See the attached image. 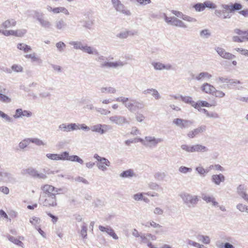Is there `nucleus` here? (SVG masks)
<instances>
[{"mask_svg": "<svg viewBox=\"0 0 248 248\" xmlns=\"http://www.w3.org/2000/svg\"><path fill=\"white\" fill-rule=\"evenodd\" d=\"M183 201L188 207H194L197 204L199 199L196 195H192L189 193H183L180 195Z\"/></svg>", "mask_w": 248, "mask_h": 248, "instance_id": "obj_1", "label": "nucleus"}, {"mask_svg": "<svg viewBox=\"0 0 248 248\" xmlns=\"http://www.w3.org/2000/svg\"><path fill=\"white\" fill-rule=\"evenodd\" d=\"M107 58L103 56H99L96 59V61L100 63L101 68H116L118 66H123L124 63L121 62H108L106 60Z\"/></svg>", "mask_w": 248, "mask_h": 248, "instance_id": "obj_2", "label": "nucleus"}, {"mask_svg": "<svg viewBox=\"0 0 248 248\" xmlns=\"http://www.w3.org/2000/svg\"><path fill=\"white\" fill-rule=\"evenodd\" d=\"M22 175H29L33 178H38L45 179L47 178L46 174L39 172L36 169L30 167L26 169H23L21 171Z\"/></svg>", "mask_w": 248, "mask_h": 248, "instance_id": "obj_3", "label": "nucleus"}, {"mask_svg": "<svg viewBox=\"0 0 248 248\" xmlns=\"http://www.w3.org/2000/svg\"><path fill=\"white\" fill-rule=\"evenodd\" d=\"M40 204L46 207H55L57 205V202L56 195L40 197L39 200Z\"/></svg>", "mask_w": 248, "mask_h": 248, "instance_id": "obj_4", "label": "nucleus"}, {"mask_svg": "<svg viewBox=\"0 0 248 248\" xmlns=\"http://www.w3.org/2000/svg\"><path fill=\"white\" fill-rule=\"evenodd\" d=\"M194 123L193 120L181 118H175L172 121V124L181 130L188 128L193 124Z\"/></svg>", "mask_w": 248, "mask_h": 248, "instance_id": "obj_5", "label": "nucleus"}, {"mask_svg": "<svg viewBox=\"0 0 248 248\" xmlns=\"http://www.w3.org/2000/svg\"><path fill=\"white\" fill-rule=\"evenodd\" d=\"M221 7L223 8L221 10L222 14H225L230 11L231 13H234L235 11H239L242 8V5L239 3L235 2L234 3H231L230 4H222Z\"/></svg>", "mask_w": 248, "mask_h": 248, "instance_id": "obj_6", "label": "nucleus"}, {"mask_svg": "<svg viewBox=\"0 0 248 248\" xmlns=\"http://www.w3.org/2000/svg\"><path fill=\"white\" fill-rule=\"evenodd\" d=\"M16 182V179L12 173L6 171H0V182L13 184Z\"/></svg>", "mask_w": 248, "mask_h": 248, "instance_id": "obj_7", "label": "nucleus"}, {"mask_svg": "<svg viewBox=\"0 0 248 248\" xmlns=\"http://www.w3.org/2000/svg\"><path fill=\"white\" fill-rule=\"evenodd\" d=\"M132 102L125 104V107L131 112H134L137 109H142L144 107L142 102H139L135 99H132Z\"/></svg>", "mask_w": 248, "mask_h": 248, "instance_id": "obj_8", "label": "nucleus"}, {"mask_svg": "<svg viewBox=\"0 0 248 248\" xmlns=\"http://www.w3.org/2000/svg\"><path fill=\"white\" fill-rule=\"evenodd\" d=\"M111 129V126L108 124H97L91 126V130L93 132L103 135Z\"/></svg>", "mask_w": 248, "mask_h": 248, "instance_id": "obj_9", "label": "nucleus"}, {"mask_svg": "<svg viewBox=\"0 0 248 248\" xmlns=\"http://www.w3.org/2000/svg\"><path fill=\"white\" fill-rule=\"evenodd\" d=\"M109 120L113 124L120 126H123L124 124H129L130 122L126 117L121 115H114L109 117Z\"/></svg>", "mask_w": 248, "mask_h": 248, "instance_id": "obj_10", "label": "nucleus"}, {"mask_svg": "<svg viewBox=\"0 0 248 248\" xmlns=\"http://www.w3.org/2000/svg\"><path fill=\"white\" fill-rule=\"evenodd\" d=\"M146 140L145 146L150 148L156 147L158 143L163 141V139L161 138H155L152 136H146L145 137Z\"/></svg>", "mask_w": 248, "mask_h": 248, "instance_id": "obj_11", "label": "nucleus"}, {"mask_svg": "<svg viewBox=\"0 0 248 248\" xmlns=\"http://www.w3.org/2000/svg\"><path fill=\"white\" fill-rule=\"evenodd\" d=\"M206 125H201L197 128L189 131L187 134V136L189 139H193L203 133L206 131Z\"/></svg>", "mask_w": 248, "mask_h": 248, "instance_id": "obj_12", "label": "nucleus"}, {"mask_svg": "<svg viewBox=\"0 0 248 248\" xmlns=\"http://www.w3.org/2000/svg\"><path fill=\"white\" fill-rule=\"evenodd\" d=\"M79 128L78 125L76 123H71L66 124H62L58 127V130L62 132H69L71 131L78 129Z\"/></svg>", "mask_w": 248, "mask_h": 248, "instance_id": "obj_13", "label": "nucleus"}, {"mask_svg": "<svg viewBox=\"0 0 248 248\" xmlns=\"http://www.w3.org/2000/svg\"><path fill=\"white\" fill-rule=\"evenodd\" d=\"M41 189L42 192L41 193L40 197H45L50 195H55L56 193H54L55 191V187L49 185H45L41 186Z\"/></svg>", "mask_w": 248, "mask_h": 248, "instance_id": "obj_14", "label": "nucleus"}, {"mask_svg": "<svg viewBox=\"0 0 248 248\" xmlns=\"http://www.w3.org/2000/svg\"><path fill=\"white\" fill-rule=\"evenodd\" d=\"M215 49L217 54L223 59L232 60L234 59L236 57L234 55L226 52L225 50L222 47L218 46L216 47Z\"/></svg>", "mask_w": 248, "mask_h": 248, "instance_id": "obj_15", "label": "nucleus"}, {"mask_svg": "<svg viewBox=\"0 0 248 248\" xmlns=\"http://www.w3.org/2000/svg\"><path fill=\"white\" fill-rule=\"evenodd\" d=\"M98 228L100 231L102 232H106L109 235L111 236L114 239H118V236L116 234L113 229H112L110 226H107L106 227H104L101 225H99Z\"/></svg>", "mask_w": 248, "mask_h": 248, "instance_id": "obj_16", "label": "nucleus"}, {"mask_svg": "<svg viewBox=\"0 0 248 248\" xmlns=\"http://www.w3.org/2000/svg\"><path fill=\"white\" fill-rule=\"evenodd\" d=\"M237 194L248 202V195L246 193V188L244 185H240L237 188Z\"/></svg>", "mask_w": 248, "mask_h": 248, "instance_id": "obj_17", "label": "nucleus"}, {"mask_svg": "<svg viewBox=\"0 0 248 248\" xmlns=\"http://www.w3.org/2000/svg\"><path fill=\"white\" fill-rule=\"evenodd\" d=\"M96 165L99 170L106 171L107 170V167L110 166V162L108 159L104 157L101 161L96 163Z\"/></svg>", "mask_w": 248, "mask_h": 248, "instance_id": "obj_18", "label": "nucleus"}, {"mask_svg": "<svg viewBox=\"0 0 248 248\" xmlns=\"http://www.w3.org/2000/svg\"><path fill=\"white\" fill-rule=\"evenodd\" d=\"M225 176L221 173L219 174H214L211 177V181L216 185H219L221 182L225 181Z\"/></svg>", "mask_w": 248, "mask_h": 248, "instance_id": "obj_19", "label": "nucleus"}, {"mask_svg": "<svg viewBox=\"0 0 248 248\" xmlns=\"http://www.w3.org/2000/svg\"><path fill=\"white\" fill-rule=\"evenodd\" d=\"M201 90L206 93L212 95L213 93L215 92V88L213 85L205 83L202 86Z\"/></svg>", "mask_w": 248, "mask_h": 248, "instance_id": "obj_20", "label": "nucleus"}, {"mask_svg": "<svg viewBox=\"0 0 248 248\" xmlns=\"http://www.w3.org/2000/svg\"><path fill=\"white\" fill-rule=\"evenodd\" d=\"M114 8L117 11L121 12L126 16H130L131 15L130 11L125 9L124 5L122 4L121 2H120L118 4L116 5Z\"/></svg>", "mask_w": 248, "mask_h": 248, "instance_id": "obj_21", "label": "nucleus"}, {"mask_svg": "<svg viewBox=\"0 0 248 248\" xmlns=\"http://www.w3.org/2000/svg\"><path fill=\"white\" fill-rule=\"evenodd\" d=\"M202 198L207 203L212 202L213 206H218V202L216 201L215 198L213 196H210L206 194H202Z\"/></svg>", "mask_w": 248, "mask_h": 248, "instance_id": "obj_22", "label": "nucleus"}, {"mask_svg": "<svg viewBox=\"0 0 248 248\" xmlns=\"http://www.w3.org/2000/svg\"><path fill=\"white\" fill-rule=\"evenodd\" d=\"M181 100L186 103L191 105L193 107L196 108V107L199 106L198 105V103L197 102H195L194 101L192 100V98L190 96H184L182 95H180V96Z\"/></svg>", "mask_w": 248, "mask_h": 248, "instance_id": "obj_23", "label": "nucleus"}, {"mask_svg": "<svg viewBox=\"0 0 248 248\" xmlns=\"http://www.w3.org/2000/svg\"><path fill=\"white\" fill-rule=\"evenodd\" d=\"M82 51L89 54H93L97 56L99 55V52L96 49L92 46H88L86 44L84 45Z\"/></svg>", "mask_w": 248, "mask_h": 248, "instance_id": "obj_24", "label": "nucleus"}, {"mask_svg": "<svg viewBox=\"0 0 248 248\" xmlns=\"http://www.w3.org/2000/svg\"><path fill=\"white\" fill-rule=\"evenodd\" d=\"M144 94H151L155 99H158L160 98V95L158 93V91L155 89H148L143 91Z\"/></svg>", "mask_w": 248, "mask_h": 248, "instance_id": "obj_25", "label": "nucleus"}, {"mask_svg": "<svg viewBox=\"0 0 248 248\" xmlns=\"http://www.w3.org/2000/svg\"><path fill=\"white\" fill-rule=\"evenodd\" d=\"M171 25L180 28H186L187 26L182 20L173 16Z\"/></svg>", "mask_w": 248, "mask_h": 248, "instance_id": "obj_26", "label": "nucleus"}, {"mask_svg": "<svg viewBox=\"0 0 248 248\" xmlns=\"http://www.w3.org/2000/svg\"><path fill=\"white\" fill-rule=\"evenodd\" d=\"M197 239L205 244H209L210 243V238L207 235L198 234L196 236Z\"/></svg>", "mask_w": 248, "mask_h": 248, "instance_id": "obj_27", "label": "nucleus"}, {"mask_svg": "<svg viewBox=\"0 0 248 248\" xmlns=\"http://www.w3.org/2000/svg\"><path fill=\"white\" fill-rule=\"evenodd\" d=\"M16 22L13 19H8L2 23L1 26L4 28H9L11 27L15 26Z\"/></svg>", "mask_w": 248, "mask_h": 248, "instance_id": "obj_28", "label": "nucleus"}, {"mask_svg": "<svg viewBox=\"0 0 248 248\" xmlns=\"http://www.w3.org/2000/svg\"><path fill=\"white\" fill-rule=\"evenodd\" d=\"M55 27L58 30H63L67 27V24L62 19H61L56 21Z\"/></svg>", "mask_w": 248, "mask_h": 248, "instance_id": "obj_29", "label": "nucleus"}, {"mask_svg": "<svg viewBox=\"0 0 248 248\" xmlns=\"http://www.w3.org/2000/svg\"><path fill=\"white\" fill-rule=\"evenodd\" d=\"M30 143V138L25 139L19 143L18 148L16 149V150H23L28 146Z\"/></svg>", "mask_w": 248, "mask_h": 248, "instance_id": "obj_30", "label": "nucleus"}, {"mask_svg": "<svg viewBox=\"0 0 248 248\" xmlns=\"http://www.w3.org/2000/svg\"><path fill=\"white\" fill-rule=\"evenodd\" d=\"M69 44L73 46L76 49H80L83 50L84 45L80 41H71Z\"/></svg>", "mask_w": 248, "mask_h": 248, "instance_id": "obj_31", "label": "nucleus"}, {"mask_svg": "<svg viewBox=\"0 0 248 248\" xmlns=\"http://www.w3.org/2000/svg\"><path fill=\"white\" fill-rule=\"evenodd\" d=\"M212 77V75L206 72H203L200 73L197 76L194 78L197 80H201L204 78H207L208 79Z\"/></svg>", "mask_w": 248, "mask_h": 248, "instance_id": "obj_32", "label": "nucleus"}, {"mask_svg": "<svg viewBox=\"0 0 248 248\" xmlns=\"http://www.w3.org/2000/svg\"><path fill=\"white\" fill-rule=\"evenodd\" d=\"M134 175L135 174L132 169H129L124 171L120 174V176L122 178L131 177Z\"/></svg>", "mask_w": 248, "mask_h": 248, "instance_id": "obj_33", "label": "nucleus"}, {"mask_svg": "<svg viewBox=\"0 0 248 248\" xmlns=\"http://www.w3.org/2000/svg\"><path fill=\"white\" fill-rule=\"evenodd\" d=\"M80 234L83 239H86L87 238V226L85 222L82 223Z\"/></svg>", "mask_w": 248, "mask_h": 248, "instance_id": "obj_34", "label": "nucleus"}, {"mask_svg": "<svg viewBox=\"0 0 248 248\" xmlns=\"http://www.w3.org/2000/svg\"><path fill=\"white\" fill-rule=\"evenodd\" d=\"M17 48L25 52H28L31 50L30 46L23 43H18L17 45Z\"/></svg>", "mask_w": 248, "mask_h": 248, "instance_id": "obj_35", "label": "nucleus"}, {"mask_svg": "<svg viewBox=\"0 0 248 248\" xmlns=\"http://www.w3.org/2000/svg\"><path fill=\"white\" fill-rule=\"evenodd\" d=\"M53 12L54 13H63L66 15H69V12L68 10L63 7H59L54 8L53 9Z\"/></svg>", "mask_w": 248, "mask_h": 248, "instance_id": "obj_36", "label": "nucleus"}, {"mask_svg": "<svg viewBox=\"0 0 248 248\" xmlns=\"http://www.w3.org/2000/svg\"><path fill=\"white\" fill-rule=\"evenodd\" d=\"M100 91L102 93H115L116 92V90L114 88L111 87H102L100 89Z\"/></svg>", "mask_w": 248, "mask_h": 248, "instance_id": "obj_37", "label": "nucleus"}, {"mask_svg": "<svg viewBox=\"0 0 248 248\" xmlns=\"http://www.w3.org/2000/svg\"><path fill=\"white\" fill-rule=\"evenodd\" d=\"M8 239L11 242L14 243V244H16L17 246H20L21 247H23L24 244L23 243L20 241L19 240L16 238L15 237L11 236L10 235H9L7 236Z\"/></svg>", "mask_w": 248, "mask_h": 248, "instance_id": "obj_38", "label": "nucleus"}, {"mask_svg": "<svg viewBox=\"0 0 248 248\" xmlns=\"http://www.w3.org/2000/svg\"><path fill=\"white\" fill-rule=\"evenodd\" d=\"M69 161L72 162H77L80 164H83V160L77 155H70L69 157Z\"/></svg>", "mask_w": 248, "mask_h": 248, "instance_id": "obj_39", "label": "nucleus"}, {"mask_svg": "<svg viewBox=\"0 0 248 248\" xmlns=\"http://www.w3.org/2000/svg\"><path fill=\"white\" fill-rule=\"evenodd\" d=\"M196 146V152H206L209 151V149L205 146L201 144H197Z\"/></svg>", "mask_w": 248, "mask_h": 248, "instance_id": "obj_40", "label": "nucleus"}, {"mask_svg": "<svg viewBox=\"0 0 248 248\" xmlns=\"http://www.w3.org/2000/svg\"><path fill=\"white\" fill-rule=\"evenodd\" d=\"M39 23L42 27L46 29H50L51 27V24L48 20H45L44 17L41 19Z\"/></svg>", "mask_w": 248, "mask_h": 248, "instance_id": "obj_41", "label": "nucleus"}, {"mask_svg": "<svg viewBox=\"0 0 248 248\" xmlns=\"http://www.w3.org/2000/svg\"><path fill=\"white\" fill-rule=\"evenodd\" d=\"M234 33L240 35V36H248V30L242 31L239 29H235L233 30Z\"/></svg>", "mask_w": 248, "mask_h": 248, "instance_id": "obj_42", "label": "nucleus"}, {"mask_svg": "<svg viewBox=\"0 0 248 248\" xmlns=\"http://www.w3.org/2000/svg\"><path fill=\"white\" fill-rule=\"evenodd\" d=\"M200 35L202 38H208L211 36V32L209 30L204 29L200 31Z\"/></svg>", "mask_w": 248, "mask_h": 248, "instance_id": "obj_43", "label": "nucleus"}, {"mask_svg": "<svg viewBox=\"0 0 248 248\" xmlns=\"http://www.w3.org/2000/svg\"><path fill=\"white\" fill-rule=\"evenodd\" d=\"M195 170L198 173L202 176H205V174L208 173V170H205L202 167L199 166L196 168Z\"/></svg>", "mask_w": 248, "mask_h": 248, "instance_id": "obj_44", "label": "nucleus"}, {"mask_svg": "<svg viewBox=\"0 0 248 248\" xmlns=\"http://www.w3.org/2000/svg\"><path fill=\"white\" fill-rule=\"evenodd\" d=\"M69 153L67 151L63 152L61 154H59V160H69Z\"/></svg>", "mask_w": 248, "mask_h": 248, "instance_id": "obj_45", "label": "nucleus"}, {"mask_svg": "<svg viewBox=\"0 0 248 248\" xmlns=\"http://www.w3.org/2000/svg\"><path fill=\"white\" fill-rule=\"evenodd\" d=\"M203 3L205 8H208L209 9H215L217 7L215 3H214L213 2H211L210 0H206L204 1Z\"/></svg>", "mask_w": 248, "mask_h": 248, "instance_id": "obj_46", "label": "nucleus"}, {"mask_svg": "<svg viewBox=\"0 0 248 248\" xmlns=\"http://www.w3.org/2000/svg\"><path fill=\"white\" fill-rule=\"evenodd\" d=\"M162 13L160 12L154 13L150 12L149 14V16L150 18L152 19H160L162 18Z\"/></svg>", "mask_w": 248, "mask_h": 248, "instance_id": "obj_47", "label": "nucleus"}, {"mask_svg": "<svg viewBox=\"0 0 248 248\" xmlns=\"http://www.w3.org/2000/svg\"><path fill=\"white\" fill-rule=\"evenodd\" d=\"M0 117L4 119L5 121L8 122L13 123L14 122V120L12 117H10L1 110H0Z\"/></svg>", "mask_w": 248, "mask_h": 248, "instance_id": "obj_48", "label": "nucleus"}, {"mask_svg": "<svg viewBox=\"0 0 248 248\" xmlns=\"http://www.w3.org/2000/svg\"><path fill=\"white\" fill-rule=\"evenodd\" d=\"M193 8L197 12H202L205 9L204 3H198L194 5Z\"/></svg>", "mask_w": 248, "mask_h": 248, "instance_id": "obj_49", "label": "nucleus"}, {"mask_svg": "<svg viewBox=\"0 0 248 248\" xmlns=\"http://www.w3.org/2000/svg\"><path fill=\"white\" fill-rule=\"evenodd\" d=\"M212 95L218 98H222L225 96V93L221 91L216 90L215 88V92L213 93Z\"/></svg>", "mask_w": 248, "mask_h": 248, "instance_id": "obj_50", "label": "nucleus"}, {"mask_svg": "<svg viewBox=\"0 0 248 248\" xmlns=\"http://www.w3.org/2000/svg\"><path fill=\"white\" fill-rule=\"evenodd\" d=\"M192 170V168H188L185 166H181L179 168V171L183 173H186L187 172H191Z\"/></svg>", "mask_w": 248, "mask_h": 248, "instance_id": "obj_51", "label": "nucleus"}, {"mask_svg": "<svg viewBox=\"0 0 248 248\" xmlns=\"http://www.w3.org/2000/svg\"><path fill=\"white\" fill-rule=\"evenodd\" d=\"M30 142L33 143L38 146L44 145L45 144L42 140L37 138H30Z\"/></svg>", "mask_w": 248, "mask_h": 248, "instance_id": "obj_52", "label": "nucleus"}, {"mask_svg": "<svg viewBox=\"0 0 248 248\" xmlns=\"http://www.w3.org/2000/svg\"><path fill=\"white\" fill-rule=\"evenodd\" d=\"M23 110L22 108H17L16 110L15 114L13 117L15 119H18L23 117Z\"/></svg>", "mask_w": 248, "mask_h": 248, "instance_id": "obj_53", "label": "nucleus"}, {"mask_svg": "<svg viewBox=\"0 0 248 248\" xmlns=\"http://www.w3.org/2000/svg\"><path fill=\"white\" fill-rule=\"evenodd\" d=\"M3 93H0V101L4 103L10 102L11 101V99Z\"/></svg>", "mask_w": 248, "mask_h": 248, "instance_id": "obj_54", "label": "nucleus"}, {"mask_svg": "<svg viewBox=\"0 0 248 248\" xmlns=\"http://www.w3.org/2000/svg\"><path fill=\"white\" fill-rule=\"evenodd\" d=\"M162 63L160 62H153L151 63L152 65L156 70H162Z\"/></svg>", "mask_w": 248, "mask_h": 248, "instance_id": "obj_55", "label": "nucleus"}, {"mask_svg": "<svg viewBox=\"0 0 248 248\" xmlns=\"http://www.w3.org/2000/svg\"><path fill=\"white\" fill-rule=\"evenodd\" d=\"M166 176V174L164 172H156L155 173L154 177L158 180H163Z\"/></svg>", "mask_w": 248, "mask_h": 248, "instance_id": "obj_56", "label": "nucleus"}, {"mask_svg": "<svg viewBox=\"0 0 248 248\" xmlns=\"http://www.w3.org/2000/svg\"><path fill=\"white\" fill-rule=\"evenodd\" d=\"M80 22H83L84 24L83 26L88 29L91 30L92 28V26L93 24V21H80Z\"/></svg>", "mask_w": 248, "mask_h": 248, "instance_id": "obj_57", "label": "nucleus"}, {"mask_svg": "<svg viewBox=\"0 0 248 248\" xmlns=\"http://www.w3.org/2000/svg\"><path fill=\"white\" fill-rule=\"evenodd\" d=\"M33 16L34 18H36L39 22L44 17V14L42 13H40L37 11H34Z\"/></svg>", "mask_w": 248, "mask_h": 248, "instance_id": "obj_58", "label": "nucleus"}, {"mask_svg": "<svg viewBox=\"0 0 248 248\" xmlns=\"http://www.w3.org/2000/svg\"><path fill=\"white\" fill-rule=\"evenodd\" d=\"M46 156L52 160H59V154H47Z\"/></svg>", "mask_w": 248, "mask_h": 248, "instance_id": "obj_59", "label": "nucleus"}, {"mask_svg": "<svg viewBox=\"0 0 248 248\" xmlns=\"http://www.w3.org/2000/svg\"><path fill=\"white\" fill-rule=\"evenodd\" d=\"M56 46L59 51L62 52L63 50V48L65 47L66 45L63 42H59L56 44Z\"/></svg>", "mask_w": 248, "mask_h": 248, "instance_id": "obj_60", "label": "nucleus"}, {"mask_svg": "<svg viewBox=\"0 0 248 248\" xmlns=\"http://www.w3.org/2000/svg\"><path fill=\"white\" fill-rule=\"evenodd\" d=\"M149 187L153 190H162V188L155 183H151L149 184Z\"/></svg>", "mask_w": 248, "mask_h": 248, "instance_id": "obj_61", "label": "nucleus"}, {"mask_svg": "<svg viewBox=\"0 0 248 248\" xmlns=\"http://www.w3.org/2000/svg\"><path fill=\"white\" fill-rule=\"evenodd\" d=\"M197 103L200 106V108L201 107H210L212 106L211 104L205 101H199Z\"/></svg>", "mask_w": 248, "mask_h": 248, "instance_id": "obj_62", "label": "nucleus"}, {"mask_svg": "<svg viewBox=\"0 0 248 248\" xmlns=\"http://www.w3.org/2000/svg\"><path fill=\"white\" fill-rule=\"evenodd\" d=\"M30 222L33 225L36 226L40 222V219L39 217H33L30 219Z\"/></svg>", "mask_w": 248, "mask_h": 248, "instance_id": "obj_63", "label": "nucleus"}, {"mask_svg": "<svg viewBox=\"0 0 248 248\" xmlns=\"http://www.w3.org/2000/svg\"><path fill=\"white\" fill-rule=\"evenodd\" d=\"M116 36L121 39H125L128 36V33L126 31H122L117 34Z\"/></svg>", "mask_w": 248, "mask_h": 248, "instance_id": "obj_64", "label": "nucleus"}]
</instances>
